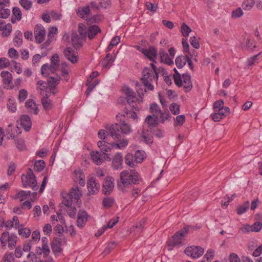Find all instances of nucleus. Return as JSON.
Instances as JSON below:
<instances>
[{
	"instance_id": "nucleus-1",
	"label": "nucleus",
	"mask_w": 262,
	"mask_h": 262,
	"mask_svg": "<svg viewBox=\"0 0 262 262\" xmlns=\"http://www.w3.org/2000/svg\"><path fill=\"white\" fill-rule=\"evenodd\" d=\"M141 181V177L135 170H130V172L128 170H123L120 173L117 187L122 192H126L133 188V184H138Z\"/></svg>"
},
{
	"instance_id": "nucleus-2",
	"label": "nucleus",
	"mask_w": 262,
	"mask_h": 262,
	"mask_svg": "<svg viewBox=\"0 0 262 262\" xmlns=\"http://www.w3.org/2000/svg\"><path fill=\"white\" fill-rule=\"evenodd\" d=\"M150 66L152 67V69L149 68H145L143 70L141 80L148 89L152 91L154 90V86L151 84V82L154 80L158 79V73L156 67L154 63H151Z\"/></svg>"
},
{
	"instance_id": "nucleus-3",
	"label": "nucleus",
	"mask_w": 262,
	"mask_h": 262,
	"mask_svg": "<svg viewBox=\"0 0 262 262\" xmlns=\"http://www.w3.org/2000/svg\"><path fill=\"white\" fill-rule=\"evenodd\" d=\"M106 132L103 129H101L98 132V136L100 139H102L104 142H112V140H116L120 138L119 134V125L118 123L112 124Z\"/></svg>"
},
{
	"instance_id": "nucleus-4",
	"label": "nucleus",
	"mask_w": 262,
	"mask_h": 262,
	"mask_svg": "<svg viewBox=\"0 0 262 262\" xmlns=\"http://www.w3.org/2000/svg\"><path fill=\"white\" fill-rule=\"evenodd\" d=\"M21 182L24 187H31L33 190H37L38 186L37 185L36 177L31 168H29L27 174L21 176Z\"/></svg>"
},
{
	"instance_id": "nucleus-5",
	"label": "nucleus",
	"mask_w": 262,
	"mask_h": 262,
	"mask_svg": "<svg viewBox=\"0 0 262 262\" xmlns=\"http://www.w3.org/2000/svg\"><path fill=\"white\" fill-rule=\"evenodd\" d=\"M122 92L126 95L128 104L132 107L134 110H138L137 109L139 102L137 103V98L136 96V93L127 86H124L122 89Z\"/></svg>"
},
{
	"instance_id": "nucleus-6",
	"label": "nucleus",
	"mask_w": 262,
	"mask_h": 262,
	"mask_svg": "<svg viewBox=\"0 0 262 262\" xmlns=\"http://www.w3.org/2000/svg\"><path fill=\"white\" fill-rule=\"evenodd\" d=\"M67 239L64 235H59L58 237H55L51 244V248L55 255H58L62 250L61 246L66 244Z\"/></svg>"
},
{
	"instance_id": "nucleus-7",
	"label": "nucleus",
	"mask_w": 262,
	"mask_h": 262,
	"mask_svg": "<svg viewBox=\"0 0 262 262\" xmlns=\"http://www.w3.org/2000/svg\"><path fill=\"white\" fill-rule=\"evenodd\" d=\"M189 230V227H185L183 230L175 233L169 242V245L172 246L179 245L182 244L184 237L187 234Z\"/></svg>"
},
{
	"instance_id": "nucleus-8",
	"label": "nucleus",
	"mask_w": 262,
	"mask_h": 262,
	"mask_svg": "<svg viewBox=\"0 0 262 262\" xmlns=\"http://www.w3.org/2000/svg\"><path fill=\"white\" fill-rule=\"evenodd\" d=\"M204 249L200 246H192L188 247L185 250V253L193 258H197L203 255Z\"/></svg>"
},
{
	"instance_id": "nucleus-9",
	"label": "nucleus",
	"mask_w": 262,
	"mask_h": 262,
	"mask_svg": "<svg viewBox=\"0 0 262 262\" xmlns=\"http://www.w3.org/2000/svg\"><path fill=\"white\" fill-rule=\"evenodd\" d=\"M114 188V179L112 177H107L102 184V191L104 195H110Z\"/></svg>"
},
{
	"instance_id": "nucleus-10",
	"label": "nucleus",
	"mask_w": 262,
	"mask_h": 262,
	"mask_svg": "<svg viewBox=\"0 0 262 262\" xmlns=\"http://www.w3.org/2000/svg\"><path fill=\"white\" fill-rule=\"evenodd\" d=\"M87 187L90 194H97L100 189V184L94 177H91L88 180Z\"/></svg>"
},
{
	"instance_id": "nucleus-11",
	"label": "nucleus",
	"mask_w": 262,
	"mask_h": 262,
	"mask_svg": "<svg viewBox=\"0 0 262 262\" xmlns=\"http://www.w3.org/2000/svg\"><path fill=\"white\" fill-rule=\"evenodd\" d=\"M34 34L36 42L38 43H40L45 39L46 31L45 28L41 25H37L35 27Z\"/></svg>"
},
{
	"instance_id": "nucleus-12",
	"label": "nucleus",
	"mask_w": 262,
	"mask_h": 262,
	"mask_svg": "<svg viewBox=\"0 0 262 262\" xmlns=\"http://www.w3.org/2000/svg\"><path fill=\"white\" fill-rule=\"evenodd\" d=\"M93 161L97 165L102 163L105 157L108 158L106 153H100L99 151H92L90 154Z\"/></svg>"
},
{
	"instance_id": "nucleus-13",
	"label": "nucleus",
	"mask_w": 262,
	"mask_h": 262,
	"mask_svg": "<svg viewBox=\"0 0 262 262\" xmlns=\"http://www.w3.org/2000/svg\"><path fill=\"white\" fill-rule=\"evenodd\" d=\"M64 55L73 63H75L78 61L77 52L72 48H67L64 51Z\"/></svg>"
},
{
	"instance_id": "nucleus-14",
	"label": "nucleus",
	"mask_w": 262,
	"mask_h": 262,
	"mask_svg": "<svg viewBox=\"0 0 262 262\" xmlns=\"http://www.w3.org/2000/svg\"><path fill=\"white\" fill-rule=\"evenodd\" d=\"M137 49L141 51L143 54H144L146 57H148V58L153 62H156L155 60H154V58L156 57L157 52V50L153 47H150L148 50L144 49H141V47L137 46Z\"/></svg>"
},
{
	"instance_id": "nucleus-15",
	"label": "nucleus",
	"mask_w": 262,
	"mask_h": 262,
	"mask_svg": "<svg viewBox=\"0 0 262 262\" xmlns=\"http://www.w3.org/2000/svg\"><path fill=\"white\" fill-rule=\"evenodd\" d=\"M1 76L3 78V81L5 86L7 89H11L13 86L12 82V75L8 71H3L1 73Z\"/></svg>"
},
{
	"instance_id": "nucleus-16",
	"label": "nucleus",
	"mask_w": 262,
	"mask_h": 262,
	"mask_svg": "<svg viewBox=\"0 0 262 262\" xmlns=\"http://www.w3.org/2000/svg\"><path fill=\"white\" fill-rule=\"evenodd\" d=\"M12 28L11 24L8 23L6 24L4 20L0 19V31L3 32V36H9L12 31Z\"/></svg>"
},
{
	"instance_id": "nucleus-17",
	"label": "nucleus",
	"mask_w": 262,
	"mask_h": 262,
	"mask_svg": "<svg viewBox=\"0 0 262 262\" xmlns=\"http://www.w3.org/2000/svg\"><path fill=\"white\" fill-rule=\"evenodd\" d=\"M88 213L85 211L80 210L78 213L77 225L78 227H83L88 219Z\"/></svg>"
},
{
	"instance_id": "nucleus-18",
	"label": "nucleus",
	"mask_w": 262,
	"mask_h": 262,
	"mask_svg": "<svg viewBox=\"0 0 262 262\" xmlns=\"http://www.w3.org/2000/svg\"><path fill=\"white\" fill-rule=\"evenodd\" d=\"M182 78V85L184 87L185 92H188L192 88L191 76L187 74H183Z\"/></svg>"
},
{
	"instance_id": "nucleus-19",
	"label": "nucleus",
	"mask_w": 262,
	"mask_h": 262,
	"mask_svg": "<svg viewBox=\"0 0 262 262\" xmlns=\"http://www.w3.org/2000/svg\"><path fill=\"white\" fill-rule=\"evenodd\" d=\"M97 145L103 153H106L110 151L111 149L114 147L113 140L108 143L104 142V141H99L98 142Z\"/></svg>"
},
{
	"instance_id": "nucleus-20",
	"label": "nucleus",
	"mask_w": 262,
	"mask_h": 262,
	"mask_svg": "<svg viewBox=\"0 0 262 262\" xmlns=\"http://www.w3.org/2000/svg\"><path fill=\"white\" fill-rule=\"evenodd\" d=\"M73 201H76L77 202L82 196L81 190L78 187H73L71 188L70 192L68 193Z\"/></svg>"
},
{
	"instance_id": "nucleus-21",
	"label": "nucleus",
	"mask_w": 262,
	"mask_h": 262,
	"mask_svg": "<svg viewBox=\"0 0 262 262\" xmlns=\"http://www.w3.org/2000/svg\"><path fill=\"white\" fill-rule=\"evenodd\" d=\"M17 130L18 131V133H20V132H19V129L18 127L13 126L11 124L9 125L6 129V135L7 136V138L8 139H14L15 136V134L17 133Z\"/></svg>"
},
{
	"instance_id": "nucleus-22",
	"label": "nucleus",
	"mask_w": 262,
	"mask_h": 262,
	"mask_svg": "<svg viewBox=\"0 0 262 262\" xmlns=\"http://www.w3.org/2000/svg\"><path fill=\"white\" fill-rule=\"evenodd\" d=\"M74 174L75 178L78 181L79 184L81 186H83L85 184V179L83 171L80 169H76L74 171Z\"/></svg>"
},
{
	"instance_id": "nucleus-23",
	"label": "nucleus",
	"mask_w": 262,
	"mask_h": 262,
	"mask_svg": "<svg viewBox=\"0 0 262 262\" xmlns=\"http://www.w3.org/2000/svg\"><path fill=\"white\" fill-rule=\"evenodd\" d=\"M81 37H79L77 32H73L72 34V42L75 49H78L81 47L82 44V39Z\"/></svg>"
},
{
	"instance_id": "nucleus-24",
	"label": "nucleus",
	"mask_w": 262,
	"mask_h": 262,
	"mask_svg": "<svg viewBox=\"0 0 262 262\" xmlns=\"http://www.w3.org/2000/svg\"><path fill=\"white\" fill-rule=\"evenodd\" d=\"M45 92V96L41 98V103L43 107V108L46 111H48L52 108L53 104L52 101L49 99V92L46 91Z\"/></svg>"
},
{
	"instance_id": "nucleus-25",
	"label": "nucleus",
	"mask_w": 262,
	"mask_h": 262,
	"mask_svg": "<svg viewBox=\"0 0 262 262\" xmlns=\"http://www.w3.org/2000/svg\"><path fill=\"white\" fill-rule=\"evenodd\" d=\"M123 158L120 153H117L113 159L112 165L114 169H119L121 167L122 164Z\"/></svg>"
},
{
	"instance_id": "nucleus-26",
	"label": "nucleus",
	"mask_w": 262,
	"mask_h": 262,
	"mask_svg": "<svg viewBox=\"0 0 262 262\" xmlns=\"http://www.w3.org/2000/svg\"><path fill=\"white\" fill-rule=\"evenodd\" d=\"M20 125L24 128L26 131L30 129L31 122L30 117L27 115H23L20 118Z\"/></svg>"
},
{
	"instance_id": "nucleus-27",
	"label": "nucleus",
	"mask_w": 262,
	"mask_h": 262,
	"mask_svg": "<svg viewBox=\"0 0 262 262\" xmlns=\"http://www.w3.org/2000/svg\"><path fill=\"white\" fill-rule=\"evenodd\" d=\"M159 55L160 56L161 62L168 65H170L173 63L172 59L169 57L168 54L163 49L160 50Z\"/></svg>"
},
{
	"instance_id": "nucleus-28",
	"label": "nucleus",
	"mask_w": 262,
	"mask_h": 262,
	"mask_svg": "<svg viewBox=\"0 0 262 262\" xmlns=\"http://www.w3.org/2000/svg\"><path fill=\"white\" fill-rule=\"evenodd\" d=\"M50 71L52 73L56 71L59 67V57L58 54H54L51 59Z\"/></svg>"
},
{
	"instance_id": "nucleus-29",
	"label": "nucleus",
	"mask_w": 262,
	"mask_h": 262,
	"mask_svg": "<svg viewBox=\"0 0 262 262\" xmlns=\"http://www.w3.org/2000/svg\"><path fill=\"white\" fill-rule=\"evenodd\" d=\"M101 31L100 29L97 25H93L90 26L87 31L88 37L90 39H93L96 35Z\"/></svg>"
},
{
	"instance_id": "nucleus-30",
	"label": "nucleus",
	"mask_w": 262,
	"mask_h": 262,
	"mask_svg": "<svg viewBox=\"0 0 262 262\" xmlns=\"http://www.w3.org/2000/svg\"><path fill=\"white\" fill-rule=\"evenodd\" d=\"M119 125V134L120 133L124 134H128L131 132L130 126L125 121H121Z\"/></svg>"
},
{
	"instance_id": "nucleus-31",
	"label": "nucleus",
	"mask_w": 262,
	"mask_h": 262,
	"mask_svg": "<svg viewBox=\"0 0 262 262\" xmlns=\"http://www.w3.org/2000/svg\"><path fill=\"white\" fill-rule=\"evenodd\" d=\"M115 57L111 56L110 53H108L102 62V67L106 69L110 68L112 66Z\"/></svg>"
},
{
	"instance_id": "nucleus-32",
	"label": "nucleus",
	"mask_w": 262,
	"mask_h": 262,
	"mask_svg": "<svg viewBox=\"0 0 262 262\" xmlns=\"http://www.w3.org/2000/svg\"><path fill=\"white\" fill-rule=\"evenodd\" d=\"M21 18V12L19 8L14 7L12 10V16L11 21L15 23L16 20H20Z\"/></svg>"
},
{
	"instance_id": "nucleus-33",
	"label": "nucleus",
	"mask_w": 262,
	"mask_h": 262,
	"mask_svg": "<svg viewBox=\"0 0 262 262\" xmlns=\"http://www.w3.org/2000/svg\"><path fill=\"white\" fill-rule=\"evenodd\" d=\"M25 105L27 108H30V111L31 113L36 115L37 114L38 110L36 104L34 102V101L31 99L28 100L26 102Z\"/></svg>"
},
{
	"instance_id": "nucleus-34",
	"label": "nucleus",
	"mask_w": 262,
	"mask_h": 262,
	"mask_svg": "<svg viewBox=\"0 0 262 262\" xmlns=\"http://www.w3.org/2000/svg\"><path fill=\"white\" fill-rule=\"evenodd\" d=\"M188 60V56H179L176 59V64L178 68H183Z\"/></svg>"
},
{
	"instance_id": "nucleus-35",
	"label": "nucleus",
	"mask_w": 262,
	"mask_h": 262,
	"mask_svg": "<svg viewBox=\"0 0 262 262\" xmlns=\"http://www.w3.org/2000/svg\"><path fill=\"white\" fill-rule=\"evenodd\" d=\"M31 194V192L30 191H26L24 190H20L18 193H17L13 198L14 199H19L20 201H23L25 200L28 196H29Z\"/></svg>"
},
{
	"instance_id": "nucleus-36",
	"label": "nucleus",
	"mask_w": 262,
	"mask_h": 262,
	"mask_svg": "<svg viewBox=\"0 0 262 262\" xmlns=\"http://www.w3.org/2000/svg\"><path fill=\"white\" fill-rule=\"evenodd\" d=\"M90 10L89 6L79 8L77 11V14L81 18L87 17L90 14Z\"/></svg>"
},
{
	"instance_id": "nucleus-37",
	"label": "nucleus",
	"mask_w": 262,
	"mask_h": 262,
	"mask_svg": "<svg viewBox=\"0 0 262 262\" xmlns=\"http://www.w3.org/2000/svg\"><path fill=\"white\" fill-rule=\"evenodd\" d=\"M14 45L16 47H20L23 42L22 33L20 31L15 32V37L13 38Z\"/></svg>"
},
{
	"instance_id": "nucleus-38",
	"label": "nucleus",
	"mask_w": 262,
	"mask_h": 262,
	"mask_svg": "<svg viewBox=\"0 0 262 262\" xmlns=\"http://www.w3.org/2000/svg\"><path fill=\"white\" fill-rule=\"evenodd\" d=\"M47 83L42 80H39L37 83L38 92L42 95H44V91L47 89Z\"/></svg>"
},
{
	"instance_id": "nucleus-39",
	"label": "nucleus",
	"mask_w": 262,
	"mask_h": 262,
	"mask_svg": "<svg viewBox=\"0 0 262 262\" xmlns=\"http://www.w3.org/2000/svg\"><path fill=\"white\" fill-rule=\"evenodd\" d=\"M254 0H244L242 7L245 10H250L254 6Z\"/></svg>"
},
{
	"instance_id": "nucleus-40",
	"label": "nucleus",
	"mask_w": 262,
	"mask_h": 262,
	"mask_svg": "<svg viewBox=\"0 0 262 262\" xmlns=\"http://www.w3.org/2000/svg\"><path fill=\"white\" fill-rule=\"evenodd\" d=\"M117 141V143H115L113 142L114 147H116L118 148H122L125 147L127 144L128 141L126 139L121 140V136H120V138L116 140Z\"/></svg>"
},
{
	"instance_id": "nucleus-41",
	"label": "nucleus",
	"mask_w": 262,
	"mask_h": 262,
	"mask_svg": "<svg viewBox=\"0 0 262 262\" xmlns=\"http://www.w3.org/2000/svg\"><path fill=\"white\" fill-rule=\"evenodd\" d=\"M73 200L71 196L68 194L66 193L63 196L62 204L64 205L66 207H71L72 205Z\"/></svg>"
},
{
	"instance_id": "nucleus-42",
	"label": "nucleus",
	"mask_w": 262,
	"mask_h": 262,
	"mask_svg": "<svg viewBox=\"0 0 262 262\" xmlns=\"http://www.w3.org/2000/svg\"><path fill=\"white\" fill-rule=\"evenodd\" d=\"M249 207V202L246 201L243 205L239 206L237 209V213L241 215L245 213Z\"/></svg>"
},
{
	"instance_id": "nucleus-43",
	"label": "nucleus",
	"mask_w": 262,
	"mask_h": 262,
	"mask_svg": "<svg viewBox=\"0 0 262 262\" xmlns=\"http://www.w3.org/2000/svg\"><path fill=\"white\" fill-rule=\"evenodd\" d=\"M60 80V78L57 76L56 78L51 77L48 80V84L49 88L56 87V86L59 83Z\"/></svg>"
},
{
	"instance_id": "nucleus-44",
	"label": "nucleus",
	"mask_w": 262,
	"mask_h": 262,
	"mask_svg": "<svg viewBox=\"0 0 262 262\" xmlns=\"http://www.w3.org/2000/svg\"><path fill=\"white\" fill-rule=\"evenodd\" d=\"M115 200L113 198L107 197L103 199L102 204L105 208L111 207L114 204Z\"/></svg>"
},
{
	"instance_id": "nucleus-45",
	"label": "nucleus",
	"mask_w": 262,
	"mask_h": 262,
	"mask_svg": "<svg viewBox=\"0 0 262 262\" xmlns=\"http://www.w3.org/2000/svg\"><path fill=\"white\" fill-rule=\"evenodd\" d=\"M175 74L173 75L174 81L176 84L179 86H182L183 78H181V75L178 72L177 70L174 69Z\"/></svg>"
},
{
	"instance_id": "nucleus-46",
	"label": "nucleus",
	"mask_w": 262,
	"mask_h": 262,
	"mask_svg": "<svg viewBox=\"0 0 262 262\" xmlns=\"http://www.w3.org/2000/svg\"><path fill=\"white\" fill-rule=\"evenodd\" d=\"M46 165L45 162L43 160L36 161L34 163V170L40 172L43 169Z\"/></svg>"
},
{
	"instance_id": "nucleus-47",
	"label": "nucleus",
	"mask_w": 262,
	"mask_h": 262,
	"mask_svg": "<svg viewBox=\"0 0 262 262\" xmlns=\"http://www.w3.org/2000/svg\"><path fill=\"white\" fill-rule=\"evenodd\" d=\"M150 111L154 116H157L161 114V111L159 106L156 103L152 104L150 107Z\"/></svg>"
},
{
	"instance_id": "nucleus-48",
	"label": "nucleus",
	"mask_w": 262,
	"mask_h": 262,
	"mask_svg": "<svg viewBox=\"0 0 262 262\" xmlns=\"http://www.w3.org/2000/svg\"><path fill=\"white\" fill-rule=\"evenodd\" d=\"M120 37L118 36L114 37L112 39L110 43L107 47L106 52H108L111 51L114 46H116L120 42Z\"/></svg>"
},
{
	"instance_id": "nucleus-49",
	"label": "nucleus",
	"mask_w": 262,
	"mask_h": 262,
	"mask_svg": "<svg viewBox=\"0 0 262 262\" xmlns=\"http://www.w3.org/2000/svg\"><path fill=\"white\" fill-rule=\"evenodd\" d=\"M154 117H152L150 115H148L147 116L145 121L149 125L152 126H156L158 124L157 120L158 119V117L154 116Z\"/></svg>"
},
{
	"instance_id": "nucleus-50",
	"label": "nucleus",
	"mask_w": 262,
	"mask_h": 262,
	"mask_svg": "<svg viewBox=\"0 0 262 262\" xmlns=\"http://www.w3.org/2000/svg\"><path fill=\"white\" fill-rule=\"evenodd\" d=\"M134 156L133 154H127L125 157V163L130 166L133 167L135 166L134 162L133 161Z\"/></svg>"
},
{
	"instance_id": "nucleus-51",
	"label": "nucleus",
	"mask_w": 262,
	"mask_h": 262,
	"mask_svg": "<svg viewBox=\"0 0 262 262\" xmlns=\"http://www.w3.org/2000/svg\"><path fill=\"white\" fill-rule=\"evenodd\" d=\"M17 242V236L14 234H11L8 241L7 242L8 243V247L10 248H13L16 246V243Z\"/></svg>"
},
{
	"instance_id": "nucleus-52",
	"label": "nucleus",
	"mask_w": 262,
	"mask_h": 262,
	"mask_svg": "<svg viewBox=\"0 0 262 262\" xmlns=\"http://www.w3.org/2000/svg\"><path fill=\"white\" fill-rule=\"evenodd\" d=\"M38 249L40 251L39 254H41V253H42L43 257H47L50 252V250L48 245H42L41 248L38 247Z\"/></svg>"
},
{
	"instance_id": "nucleus-53",
	"label": "nucleus",
	"mask_w": 262,
	"mask_h": 262,
	"mask_svg": "<svg viewBox=\"0 0 262 262\" xmlns=\"http://www.w3.org/2000/svg\"><path fill=\"white\" fill-rule=\"evenodd\" d=\"M224 101L222 99L215 101L213 104L214 112L219 111L220 109L224 107L225 106H224Z\"/></svg>"
},
{
	"instance_id": "nucleus-54",
	"label": "nucleus",
	"mask_w": 262,
	"mask_h": 262,
	"mask_svg": "<svg viewBox=\"0 0 262 262\" xmlns=\"http://www.w3.org/2000/svg\"><path fill=\"white\" fill-rule=\"evenodd\" d=\"M19 4L26 10H29L32 6V3L29 0H20L19 1Z\"/></svg>"
},
{
	"instance_id": "nucleus-55",
	"label": "nucleus",
	"mask_w": 262,
	"mask_h": 262,
	"mask_svg": "<svg viewBox=\"0 0 262 262\" xmlns=\"http://www.w3.org/2000/svg\"><path fill=\"white\" fill-rule=\"evenodd\" d=\"M10 15V10L5 7L0 8V18H7Z\"/></svg>"
},
{
	"instance_id": "nucleus-56",
	"label": "nucleus",
	"mask_w": 262,
	"mask_h": 262,
	"mask_svg": "<svg viewBox=\"0 0 262 262\" xmlns=\"http://www.w3.org/2000/svg\"><path fill=\"white\" fill-rule=\"evenodd\" d=\"M191 29L185 23H183L181 26V32L184 37H188Z\"/></svg>"
},
{
	"instance_id": "nucleus-57",
	"label": "nucleus",
	"mask_w": 262,
	"mask_h": 262,
	"mask_svg": "<svg viewBox=\"0 0 262 262\" xmlns=\"http://www.w3.org/2000/svg\"><path fill=\"white\" fill-rule=\"evenodd\" d=\"M10 236V235L9 234L8 232H4L2 233L1 237L0 238V241L2 243L3 247H4L6 245Z\"/></svg>"
},
{
	"instance_id": "nucleus-58",
	"label": "nucleus",
	"mask_w": 262,
	"mask_h": 262,
	"mask_svg": "<svg viewBox=\"0 0 262 262\" xmlns=\"http://www.w3.org/2000/svg\"><path fill=\"white\" fill-rule=\"evenodd\" d=\"M144 222L141 221L139 223H137L135 226H134L132 228V232H135L136 233H140L142 232L143 229Z\"/></svg>"
},
{
	"instance_id": "nucleus-59",
	"label": "nucleus",
	"mask_w": 262,
	"mask_h": 262,
	"mask_svg": "<svg viewBox=\"0 0 262 262\" xmlns=\"http://www.w3.org/2000/svg\"><path fill=\"white\" fill-rule=\"evenodd\" d=\"M219 113V115L222 117V118H224L226 116L230 114V109L227 106H225L222 109H220L219 111H217Z\"/></svg>"
},
{
	"instance_id": "nucleus-60",
	"label": "nucleus",
	"mask_w": 262,
	"mask_h": 262,
	"mask_svg": "<svg viewBox=\"0 0 262 262\" xmlns=\"http://www.w3.org/2000/svg\"><path fill=\"white\" fill-rule=\"evenodd\" d=\"M18 233L23 237H28L30 235L31 231L27 228H23L18 229Z\"/></svg>"
},
{
	"instance_id": "nucleus-61",
	"label": "nucleus",
	"mask_w": 262,
	"mask_h": 262,
	"mask_svg": "<svg viewBox=\"0 0 262 262\" xmlns=\"http://www.w3.org/2000/svg\"><path fill=\"white\" fill-rule=\"evenodd\" d=\"M8 56L10 58H14L16 59L19 57V54L18 52L14 48H10L8 50Z\"/></svg>"
},
{
	"instance_id": "nucleus-62",
	"label": "nucleus",
	"mask_w": 262,
	"mask_h": 262,
	"mask_svg": "<svg viewBox=\"0 0 262 262\" xmlns=\"http://www.w3.org/2000/svg\"><path fill=\"white\" fill-rule=\"evenodd\" d=\"M28 96V92L25 89H21L19 92L18 99L20 102L24 101Z\"/></svg>"
},
{
	"instance_id": "nucleus-63",
	"label": "nucleus",
	"mask_w": 262,
	"mask_h": 262,
	"mask_svg": "<svg viewBox=\"0 0 262 262\" xmlns=\"http://www.w3.org/2000/svg\"><path fill=\"white\" fill-rule=\"evenodd\" d=\"M244 14L243 11L241 8H238L233 10L232 12V17L236 18L240 17Z\"/></svg>"
},
{
	"instance_id": "nucleus-64",
	"label": "nucleus",
	"mask_w": 262,
	"mask_h": 262,
	"mask_svg": "<svg viewBox=\"0 0 262 262\" xmlns=\"http://www.w3.org/2000/svg\"><path fill=\"white\" fill-rule=\"evenodd\" d=\"M68 208L66 210V211L68 214L72 218H74L75 217L76 214V208L74 207H67Z\"/></svg>"
}]
</instances>
